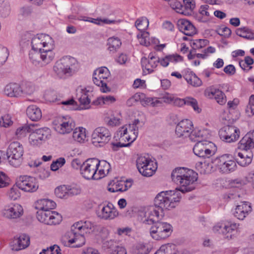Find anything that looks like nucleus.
Masks as SVG:
<instances>
[{
	"label": "nucleus",
	"instance_id": "f257e3e1",
	"mask_svg": "<svg viewBox=\"0 0 254 254\" xmlns=\"http://www.w3.org/2000/svg\"><path fill=\"white\" fill-rule=\"evenodd\" d=\"M197 174L193 170L186 168H177L173 170L171 178L173 182L179 185L176 190L182 193L190 192L194 190L195 182L197 180Z\"/></svg>",
	"mask_w": 254,
	"mask_h": 254
},
{
	"label": "nucleus",
	"instance_id": "f03ea898",
	"mask_svg": "<svg viewBox=\"0 0 254 254\" xmlns=\"http://www.w3.org/2000/svg\"><path fill=\"white\" fill-rule=\"evenodd\" d=\"M181 196L172 190L159 193L154 199V205L161 211V217H163L164 210L175 208Z\"/></svg>",
	"mask_w": 254,
	"mask_h": 254
},
{
	"label": "nucleus",
	"instance_id": "7ed1b4c3",
	"mask_svg": "<svg viewBox=\"0 0 254 254\" xmlns=\"http://www.w3.org/2000/svg\"><path fill=\"white\" fill-rule=\"evenodd\" d=\"M79 67L78 63L75 58L65 57L56 63L54 70L60 78H62L72 75Z\"/></svg>",
	"mask_w": 254,
	"mask_h": 254
},
{
	"label": "nucleus",
	"instance_id": "20e7f679",
	"mask_svg": "<svg viewBox=\"0 0 254 254\" xmlns=\"http://www.w3.org/2000/svg\"><path fill=\"white\" fill-rule=\"evenodd\" d=\"M23 147L19 142H11L6 151L7 157L9 164L14 167L19 166L23 160Z\"/></svg>",
	"mask_w": 254,
	"mask_h": 254
},
{
	"label": "nucleus",
	"instance_id": "39448f33",
	"mask_svg": "<svg viewBox=\"0 0 254 254\" xmlns=\"http://www.w3.org/2000/svg\"><path fill=\"white\" fill-rule=\"evenodd\" d=\"M61 242L65 247L79 248L85 244V239L83 234H80L79 231L71 226L70 231L67 232L62 238Z\"/></svg>",
	"mask_w": 254,
	"mask_h": 254
},
{
	"label": "nucleus",
	"instance_id": "423d86ee",
	"mask_svg": "<svg viewBox=\"0 0 254 254\" xmlns=\"http://www.w3.org/2000/svg\"><path fill=\"white\" fill-rule=\"evenodd\" d=\"M172 231V226L169 223L157 221L151 226L150 233L153 239L159 240L168 237Z\"/></svg>",
	"mask_w": 254,
	"mask_h": 254
},
{
	"label": "nucleus",
	"instance_id": "0eeeda50",
	"mask_svg": "<svg viewBox=\"0 0 254 254\" xmlns=\"http://www.w3.org/2000/svg\"><path fill=\"white\" fill-rule=\"evenodd\" d=\"M32 49L40 51H53L54 41L49 35L41 34L32 38Z\"/></svg>",
	"mask_w": 254,
	"mask_h": 254
},
{
	"label": "nucleus",
	"instance_id": "6e6552de",
	"mask_svg": "<svg viewBox=\"0 0 254 254\" xmlns=\"http://www.w3.org/2000/svg\"><path fill=\"white\" fill-rule=\"evenodd\" d=\"M101 162L96 158H90L83 162L80 174L85 179L96 180L100 177H96V172L100 165Z\"/></svg>",
	"mask_w": 254,
	"mask_h": 254
},
{
	"label": "nucleus",
	"instance_id": "1a4fd4ad",
	"mask_svg": "<svg viewBox=\"0 0 254 254\" xmlns=\"http://www.w3.org/2000/svg\"><path fill=\"white\" fill-rule=\"evenodd\" d=\"M216 150L214 144L207 140L196 142L193 148V151L196 156L204 158H209L214 155Z\"/></svg>",
	"mask_w": 254,
	"mask_h": 254
},
{
	"label": "nucleus",
	"instance_id": "9d476101",
	"mask_svg": "<svg viewBox=\"0 0 254 254\" xmlns=\"http://www.w3.org/2000/svg\"><path fill=\"white\" fill-rule=\"evenodd\" d=\"M139 123V120L136 119L133 121L132 124L120 128L117 132V137H120V139L122 138L123 140L127 139L128 141L133 142L137 136L138 128L137 125Z\"/></svg>",
	"mask_w": 254,
	"mask_h": 254
},
{
	"label": "nucleus",
	"instance_id": "9b49d317",
	"mask_svg": "<svg viewBox=\"0 0 254 254\" xmlns=\"http://www.w3.org/2000/svg\"><path fill=\"white\" fill-rule=\"evenodd\" d=\"M136 166L139 173L145 177H150L157 169L156 165L149 158L140 156L136 160Z\"/></svg>",
	"mask_w": 254,
	"mask_h": 254
},
{
	"label": "nucleus",
	"instance_id": "f8f14e48",
	"mask_svg": "<svg viewBox=\"0 0 254 254\" xmlns=\"http://www.w3.org/2000/svg\"><path fill=\"white\" fill-rule=\"evenodd\" d=\"M111 138V132L106 127H100L94 129L92 134V142L95 146H102Z\"/></svg>",
	"mask_w": 254,
	"mask_h": 254
},
{
	"label": "nucleus",
	"instance_id": "ddd939ff",
	"mask_svg": "<svg viewBox=\"0 0 254 254\" xmlns=\"http://www.w3.org/2000/svg\"><path fill=\"white\" fill-rule=\"evenodd\" d=\"M54 57L55 54L53 51H40L32 49L29 53L30 59L36 64H47L53 61Z\"/></svg>",
	"mask_w": 254,
	"mask_h": 254
},
{
	"label": "nucleus",
	"instance_id": "4468645a",
	"mask_svg": "<svg viewBox=\"0 0 254 254\" xmlns=\"http://www.w3.org/2000/svg\"><path fill=\"white\" fill-rule=\"evenodd\" d=\"M239 129L235 126H226L219 131L220 139L226 142L231 143L237 141L240 137Z\"/></svg>",
	"mask_w": 254,
	"mask_h": 254
},
{
	"label": "nucleus",
	"instance_id": "2eb2a0df",
	"mask_svg": "<svg viewBox=\"0 0 254 254\" xmlns=\"http://www.w3.org/2000/svg\"><path fill=\"white\" fill-rule=\"evenodd\" d=\"M55 129L61 134L69 133L75 127V123L72 119L58 118L53 122Z\"/></svg>",
	"mask_w": 254,
	"mask_h": 254
},
{
	"label": "nucleus",
	"instance_id": "dca6fc26",
	"mask_svg": "<svg viewBox=\"0 0 254 254\" xmlns=\"http://www.w3.org/2000/svg\"><path fill=\"white\" fill-rule=\"evenodd\" d=\"M16 184L19 189L27 192H34L39 188L36 179L27 176H20Z\"/></svg>",
	"mask_w": 254,
	"mask_h": 254
},
{
	"label": "nucleus",
	"instance_id": "f3484780",
	"mask_svg": "<svg viewBox=\"0 0 254 254\" xmlns=\"http://www.w3.org/2000/svg\"><path fill=\"white\" fill-rule=\"evenodd\" d=\"M23 213V208L19 204H11L6 206L2 210L3 216L10 219L19 218Z\"/></svg>",
	"mask_w": 254,
	"mask_h": 254
},
{
	"label": "nucleus",
	"instance_id": "a211bd4d",
	"mask_svg": "<svg viewBox=\"0 0 254 254\" xmlns=\"http://www.w3.org/2000/svg\"><path fill=\"white\" fill-rule=\"evenodd\" d=\"M237 228L238 225L236 223L231 224L230 226L217 224L213 227V231L214 232L221 233L224 236L225 239L229 240L234 236V233Z\"/></svg>",
	"mask_w": 254,
	"mask_h": 254
},
{
	"label": "nucleus",
	"instance_id": "6ab92c4d",
	"mask_svg": "<svg viewBox=\"0 0 254 254\" xmlns=\"http://www.w3.org/2000/svg\"><path fill=\"white\" fill-rule=\"evenodd\" d=\"M193 125L189 120H184L178 123L176 127V134L179 137H186L190 135Z\"/></svg>",
	"mask_w": 254,
	"mask_h": 254
},
{
	"label": "nucleus",
	"instance_id": "aec40b11",
	"mask_svg": "<svg viewBox=\"0 0 254 254\" xmlns=\"http://www.w3.org/2000/svg\"><path fill=\"white\" fill-rule=\"evenodd\" d=\"M252 211L251 203L247 201H243L236 206L234 215L238 219L243 220Z\"/></svg>",
	"mask_w": 254,
	"mask_h": 254
},
{
	"label": "nucleus",
	"instance_id": "412c9836",
	"mask_svg": "<svg viewBox=\"0 0 254 254\" xmlns=\"http://www.w3.org/2000/svg\"><path fill=\"white\" fill-rule=\"evenodd\" d=\"M238 148L248 150L254 148V130L247 133L240 141Z\"/></svg>",
	"mask_w": 254,
	"mask_h": 254
},
{
	"label": "nucleus",
	"instance_id": "4be33fe9",
	"mask_svg": "<svg viewBox=\"0 0 254 254\" xmlns=\"http://www.w3.org/2000/svg\"><path fill=\"white\" fill-rule=\"evenodd\" d=\"M30 244V238L26 234H22L18 238H14L12 242V250L18 251L27 248Z\"/></svg>",
	"mask_w": 254,
	"mask_h": 254
},
{
	"label": "nucleus",
	"instance_id": "5701e85b",
	"mask_svg": "<svg viewBox=\"0 0 254 254\" xmlns=\"http://www.w3.org/2000/svg\"><path fill=\"white\" fill-rule=\"evenodd\" d=\"M118 214V212L113 205L109 203L107 205L103 206L99 217L105 220H111L116 218Z\"/></svg>",
	"mask_w": 254,
	"mask_h": 254
},
{
	"label": "nucleus",
	"instance_id": "b1692460",
	"mask_svg": "<svg viewBox=\"0 0 254 254\" xmlns=\"http://www.w3.org/2000/svg\"><path fill=\"white\" fill-rule=\"evenodd\" d=\"M242 150L241 152H238L237 155H235V159L237 163L241 166L245 167L249 165L252 160L253 153L251 151Z\"/></svg>",
	"mask_w": 254,
	"mask_h": 254
},
{
	"label": "nucleus",
	"instance_id": "393cba45",
	"mask_svg": "<svg viewBox=\"0 0 254 254\" xmlns=\"http://www.w3.org/2000/svg\"><path fill=\"white\" fill-rule=\"evenodd\" d=\"M72 226L78 231H80L81 233L83 231V233H89L90 231L94 232L97 227V226L89 221H80L74 223Z\"/></svg>",
	"mask_w": 254,
	"mask_h": 254
},
{
	"label": "nucleus",
	"instance_id": "a878e982",
	"mask_svg": "<svg viewBox=\"0 0 254 254\" xmlns=\"http://www.w3.org/2000/svg\"><path fill=\"white\" fill-rule=\"evenodd\" d=\"M4 92L7 96L18 97L22 95V87L17 83H11L6 85Z\"/></svg>",
	"mask_w": 254,
	"mask_h": 254
},
{
	"label": "nucleus",
	"instance_id": "bb28decb",
	"mask_svg": "<svg viewBox=\"0 0 254 254\" xmlns=\"http://www.w3.org/2000/svg\"><path fill=\"white\" fill-rule=\"evenodd\" d=\"M145 216L147 217L144 220L148 224H154L155 222L158 221V219L161 218V211L154 206L151 207L149 210L145 212Z\"/></svg>",
	"mask_w": 254,
	"mask_h": 254
},
{
	"label": "nucleus",
	"instance_id": "cd10ccee",
	"mask_svg": "<svg viewBox=\"0 0 254 254\" xmlns=\"http://www.w3.org/2000/svg\"><path fill=\"white\" fill-rule=\"evenodd\" d=\"M178 26L180 31L187 36H192L195 33V28L189 20L181 19L179 21Z\"/></svg>",
	"mask_w": 254,
	"mask_h": 254
},
{
	"label": "nucleus",
	"instance_id": "c85d7f7f",
	"mask_svg": "<svg viewBox=\"0 0 254 254\" xmlns=\"http://www.w3.org/2000/svg\"><path fill=\"white\" fill-rule=\"evenodd\" d=\"M26 114L28 117L33 121H38L42 118L41 110L36 105L28 106L26 110Z\"/></svg>",
	"mask_w": 254,
	"mask_h": 254
},
{
	"label": "nucleus",
	"instance_id": "c756f323",
	"mask_svg": "<svg viewBox=\"0 0 254 254\" xmlns=\"http://www.w3.org/2000/svg\"><path fill=\"white\" fill-rule=\"evenodd\" d=\"M103 245L104 247L112 249L111 254H127L126 249L118 246L114 240L106 241L103 243Z\"/></svg>",
	"mask_w": 254,
	"mask_h": 254
},
{
	"label": "nucleus",
	"instance_id": "7c9ffc66",
	"mask_svg": "<svg viewBox=\"0 0 254 254\" xmlns=\"http://www.w3.org/2000/svg\"><path fill=\"white\" fill-rule=\"evenodd\" d=\"M142 67L143 70L146 69L148 73L153 71V69L157 66V59L154 56H152L148 60L143 57L141 60Z\"/></svg>",
	"mask_w": 254,
	"mask_h": 254
},
{
	"label": "nucleus",
	"instance_id": "2f4dec72",
	"mask_svg": "<svg viewBox=\"0 0 254 254\" xmlns=\"http://www.w3.org/2000/svg\"><path fill=\"white\" fill-rule=\"evenodd\" d=\"M56 203L48 199H42L37 201L35 208L39 210H50L54 209Z\"/></svg>",
	"mask_w": 254,
	"mask_h": 254
},
{
	"label": "nucleus",
	"instance_id": "473e14b6",
	"mask_svg": "<svg viewBox=\"0 0 254 254\" xmlns=\"http://www.w3.org/2000/svg\"><path fill=\"white\" fill-rule=\"evenodd\" d=\"M208 96L210 98L214 97L217 102L220 105H223L226 102V96L222 91L218 89H211V91L208 93Z\"/></svg>",
	"mask_w": 254,
	"mask_h": 254
},
{
	"label": "nucleus",
	"instance_id": "72a5a7b5",
	"mask_svg": "<svg viewBox=\"0 0 254 254\" xmlns=\"http://www.w3.org/2000/svg\"><path fill=\"white\" fill-rule=\"evenodd\" d=\"M206 135V131L204 130L191 131L190 135L189 136L190 140L193 142H203L205 140Z\"/></svg>",
	"mask_w": 254,
	"mask_h": 254
},
{
	"label": "nucleus",
	"instance_id": "f704fd0d",
	"mask_svg": "<svg viewBox=\"0 0 254 254\" xmlns=\"http://www.w3.org/2000/svg\"><path fill=\"white\" fill-rule=\"evenodd\" d=\"M225 163L221 166L220 172L222 173L228 174L234 171L237 168V164L235 161L225 159Z\"/></svg>",
	"mask_w": 254,
	"mask_h": 254
},
{
	"label": "nucleus",
	"instance_id": "c9c22d12",
	"mask_svg": "<svg viewBox=\"0 0 254 254\" xmlns=\"http://www.w3.org/2000/svg\"><path fill=\"white\" fill-rule=\"evenodd\" d=\"M37 124H32L30 125H25L24 126L18 127L15 131V135L18 138H22L26 136L28 132H30L33 130V128L37 126Z\"/></svg>",
	"mask_w": 254,
	"mask_h": 254
},
{
	"label": "nucleus",
	"instance_id": "e433bc0d",
	"mask_svg": "<svg viewBox=\"0 0 254 254\" xmlns=\"http://www.w3.org/2000/svg\"><path fill=\"white\" fill-rule=\"evenodd\" d=\"M11 7L7 0H0V16L3 18L8 16L10 13Z\"/></svg>",
	"mask_w": 254,
	"mask_h": 254
},
{
	"label": "nucleus",
	"instance_id": "4c0bfd02",
	"mask_svg": "<svg viewBox=\"0 0 254 254\" xmlns=\"http://www.w3.org/2000/svg\"><path fill=\"white\" fill-rule=\"evenodd\" d=\"M154 254H177L176 246L170 244L162 245Z\"/></svg>",
	"mask_w": 254,
	"mask_h": 254
},
{
	"label": "nucleus",
	"instance_id": "58836bf2",
	"mask_svg": "<svg viewBox=\"0 0 254 254\" xmlns=\"http://www.w3.org/2000/svg\"><path fill=\"white\" fill-rule=\"evenodd\" d=\"M52 214V211L38 210L37 212V218L40 222L48 225Z\"/></svg>",
	"mask_w": 254,
	"mask_h": 254
},
{
	"label": "nucleus",
	"instance_id": "ea45409f",
	"mask_svg": "<svg viewBox=\"0 0 254 254\" xmlns=\"http://www.w3.org/2000/svg\"><path fill=\"white\" fill-rule=\"evenodd\" d=\"M185 78L189 84L194 87H198L202 84L201 80L194 73L187 74Z\"/></svg>",
	"mask_w": 254,
	"mask_h": 254
},
{
	"label": "nucleus",
	"instance_id": "a19ab883",
	"mask_svg": "<svg viewBox=\"0 0 254 254\" xmlns=\"http://www.w3.org/2000/svg\"><path fill=\"white\" fill-rule=\"evenodd\" d=\"M183 12L185 15H191L193 9L195 7L193 0H183Z\"/></svg>",
	"mask_w": 254,
	"mask_h": 254
},
{
	"label": "nucleus",
	"instance_id": "79ce46f5",
	"mask_svg": "<svg viewBox=\"0 0 254 254\" xmlns=\"http://www.w3.org/2000/svg\"><path fill=\"white\" fill-rule=\"evenodd\" d=\"M236 33L238 36L247 39L252 40L254 39L253 33L246 27L237 29Z\"/></svg>",
	"mask_w": 254,
	"mask_h": 254
},
{
	"label": "nucleus",
	"instance_id": "37998d69",
	"mask_svg": "<svg viewBox=\"0 0 254 254\" xmlns=\"http://www.w3.org/2000/svg\"><path fill=\"white\" fill-rule=\"evenodd\" d=\"M141 97L140 102L141 105L143 106H151L152 107L158 106L160 103V101H159L157 98H149V97Z\"/></svg>",
	"mask_w": 254,
	"mask_h": 254
},
{
	"label": "nucleus",
	"instance_id": "c03bdc74",
	"mask_svg": "<svg viewBox=\"0 0 254 254\" xmlns=\"http://www.w3.org/2000/svg\"><path fill=\"white\" fill-rule=\"evenodd\" d=\"M93 81L94 83L98 86H100V90L103 92H107L110 91V88L107 86V83L104 80L100 79L97 75L93 73Z\"/></svg>",
	"mask_w": 254,
	"mask_h": 254
},
{
	"label": "nucleus",
	"instance_id": "a18cd8bd",
	"mask_svg": "<svg viewBox=\"0 0 254 254\" xmlns=\"http://www.w3.org/2000/svg\"><path fill=\"white\" fill-rule=\"evenodd\" d=\"M122 43L120 39L115 38H110L108 40V50L110 52H114L119 48Z\"/></svg>",
	"mask_w": 254,
	"mask_h": 254
},
{
	"label": "nucleus",
	"instance_id": "49530a36",
	"mask_svg": "<svg viewBox=\"0 0 254 254\" xmlns=\"http://www.w3.org/2000/svg\"><path fill=\"white\" fill-rule=\"evenodd\" d=\"M185 105L192 107L193 110L197 113H199L201 111V109L198 106L197 100L192 97H186Z\"/></svg>",
	"mask_w": 254,
	"mask_h": 254
},
{
	"label": "nucleus",
	"instance_id": "de8ad7c7",
	"mask_svg": "<svg viewBox=\"0 0 254 254\" xmlns=\"http://www.w3.org/2000/svg\"><path fill=\"white\" fill-rule=\"evenodd\" d=\"M73 139L78 142H81L86 138L84 129L83 128H76L72 133Z\"/></svg>",
	"mask_w": 254,
	"mask_h": 254
},
{
	"label": "nucleus",
	"instance_id": "09e8293b",
	"mask_svg": "<svg viewBox=\"0 0 254 254\" xmlns=\"http://www.w3.org/2000/svg\"><path fill=\"white\" fill-rule=\"evenodd\" d=\"M149 21L146 18L141 17L136 20L135 25L141 33L145 31L148 26Z\"/></svg>",
	"mask_w": 254,
	"mask_h": 254
},
{
	"label": "nucleus",
	"instance_id": "8fccbe9b",
	"mask_svg": "<svg viewBox=\"0 0 254 254\" xmlns=\"http://www.w3.org/2000/svg\"><path fill=\"white\" fill-rule=\"evenodd\" d=\"M116 101V99L112 96H103L98 98L97 100L94 101L93 104L95 105H98L103 103L104 104H109Z\"/></svg>",
	"mask_w": 254,
	"mask_h": 254
},
{
	"label": "nucleus",
	"instance_id": "3c124183",
	"mask_svg": "<svg viewBox=\"0 0 254 254\" xmlns=\"http://www.w3.org/2000/svg\"><path fill=\"white\" fill-rule=\"evenodd\" d=\"M38 136L40 138L41 142L45 141L50 135V130L48 127H43L36 129Z\"/></svg>",
	"mask_w": 254,
	"mask_h": 254
},
{
	"label": "nucleus",
	"instance_id": "603ef678",
	"mask_svg": "<svg viewBox=\"0 0 254 254\" xmlns=\"http://www.w3.org/2000/svg\"><path fill=\"white\" fill-rule=\"evenodd\" d=\"M229 155L224 154L219 157H217L211 159V163L215 167H217L220 170L221 166L225 163V159H228Z\"/></svg>",
	"mask_w": 254,
	"mask_h": 254
},
{
	"label": "nucleus",
	"instance_id": "864d4df0",
	"mask_svg": "<svg viewBox=\"0 0 254 254\" xmlns=\"http://www.w3.org/2000/svg\"><path fill=\"white\" fill-rule=\"evenodd\" d=\"M209 41L206 39H196L190 42V45L193 50L196 49H201L207 45Z\"/></svg>",
	"mask_w": 254,
	"mask_h": 254
},
{
	"label": "nucleus",
	"instance_id": "5fc2aeb1",
	"mask_svg": "<svg viewBox=\"0 0 254 254\" xmlns=\"http://www.w3.org/2000/svg\"><path fill=\"white\" fill-rule=\"evenodd\" d=\"M137 38L139 40V42L142 45L148 46L150 44L149 33L144 31L142 33L137 34Z\"/></svg>",
	"mask_w": 254,
	"mask_h": 254
},
{
	"label": "nucleus",
	"instance_id": "6e6d98bb",
	"mask_svg": "<svg viewBox=\"0 0 254 254\" xmlns=\"http://www.w3.org/2000/svg\"><path fill=\"white\" fill-rule=\"evenodd\" d=\"M55 193L59 198H67L68 196V190L65 186H60L56 188Z\"/></svg>",
	"mask_w": 254,
	"mask_h": 254
},
{
	"label": "nucleus",
	"instance_id": "4d7b16f0",
	"mask_svg": "<svg viewBox=\"0 0 254 254\" xmlns=\"http://www.w3.org/2000/svg\"><path fill=\"white\" fill-rule=\"evenodd\" d=\"M170 5L172 8L175 10L177 12L184 14L182 2L178 0H172L170 1Z\"/></svg>",
	"mask_w": 254,
	"mask_h": 254
},
{
	"label": "nucleus",
	"instance_id": "13d9d810",
	"mask_svg": "<svg viewBox=\"0 0 254 254\" xmlns=\"http://www.w3.org/2000/svg\"><path fill=\"white\" fill-rule=\"evenodd\" d=\"M31 132L29 137L30 143L32 145H38L42 143L40 138L38 136L37 132H36V129L33 128V130H32Z\"/></svg>",
	"mask_w": 254,
	"mask_h": 254
},
{
	"label": "nucleus",
	"instance_id": "bf43d9fd",
	"mask_svg": "<svg viewBox=\"0 0 254 254\" xmlns=\"http://www.w3.org/2000/svg\"><path fill=\"white\" fill-rule=\"evenodd\" d=\"M61 251L59 246L54 245L48 248L47 249L43 250L40 254H62Z\"/></svg>",
	"mask_w": 254,
	"mask_h": 254
},
{
	"label": "nucleus",
	"instance_id": "052dcab7",
	"mask_svg": "<svg viewBox=\"0 0 254 254\" xmlns=\"http://www.w3.org/2000/svg\"><path fill=\"white\" fill-rule=\"evenodd\" d=\"M48 225L59 224L62 220V216L56 211H52Z\"/></svg>",
	"mask_w": 254,
	"mask_h": 254
},
{
	"label": "nucleus",
	"instance_id": "680f3d73",
	"mask_svg": "<svg viewBox=\"0 0 254 254\" xmlns=\"http://www.w3.org/2000/svg\"><path fill=\"white\" fill-rule=\"evenodd\" d=\"M83 92L82 94L79 98V101L81 105H83V107H81V109H88V105L90 103V100L88 98L87 95L85 93V92L82 90Z\"/></svg>",
	"mask_w": 254,
	"mask_h": 254
},
{
	"label": "nucleus",
	"instance_id": "e2e57ef3",
	"mask_svg": "<svg viewBox=\"0 0 254 254\" xmlns=\"http://www.w3.org/2000/svg\"><path fill=\"white\" fill-rule=\"evenodd\" d=\"M246 112L250 117L254 115V95H251L250 97L249 103L246 107Z\"/></svg>",
	"mask_w": 254,
	"mask_h": 254
},
{
	"label": "nucleus",
	"instance_id": "0e129e2a",
	"mask_svg": "<svg viewBox=\"0 0 254 254\" xmlns=\"http://www.w3.org/2000/svg\"><path fill=\"white\" fill-rule=\"evenodd\" d=\"M18 189L17 185L13 186L10 189L8 192V195L10 199L15 200L20 197V192Z\"/></svg>",
	"mask_w": 254,
	"mask_h": 254
},
{
	"label": "nucleus",
	"instance_id": "69168bd1",
	"mask_svg": "<svg viewBox=\"0 0 254 254\" xmlns=\"http://www.w3.org/2000/svg\"><path fill=\"white\" fill-rule=\"evenodd\" d=\"M247 183V177L244 179H236L235 180H231L230 182V184L232 187L238 188L246 185Z\"/></svg>",
	"mask_w": 254,
	"mask_h": 254
},
{
	"label": "nucleus",
	"instance_id": "338daca9",
	"mask_svg": "<svg viewBox=\"0 0 254 254\" xmlns=\"http://www.w3.org/2000/svg\"><path fill=\"white\" fill-rule=\"evenodd\" d=\"M35 90L34 85L30 82H26L24 84L23 87H22V95L23 94L26 95L32 94Z\"/></svg>",
	"mask_w": 254,
	"mask_h": 254
},
{
	"label": "nucleus",
	"instance_id": "774afa93",
	"mask_svg": "<svg viewBox=\"0 0 254 254\" xmlns=\"http://www.w3.org/2000/svg\"><path fill=\"white\" fill-rule=\"evenodd\" d=\"M149 252L148 248L143 244H138L134 250L135 254H148Z\"/></svg>",
	"mask_w": 254,
	"mask_h": 254
}]
</instances>
